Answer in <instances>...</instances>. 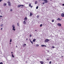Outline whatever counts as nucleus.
Here are the masks:
<instances>
[{
	"label": "nucleus",
	"instance_id": "obj_21",
	"mask_svg": "<svg viewBox=\"0 0 64 64\" xmlns=\"http://www.w3.org/2000/svg\"><path fill=\"white\" fill-rule=\"evenodd\" d=\"M3 24H2L0 25V26L1 27H2V26H3Z\"/></svg>",
	"mask_w": 64,
	"mask_h": 64
},
{
	"label": "nucleus",
	"instance_id": "obj_51",
	"mask_svg": "<svg viewBox=\"0 0 64 64\" xmlns=\"http://www.w3.org/2000/svg\"><path fill=\"white\" fill-rule=\"evenodd\" d=\"M42 1V0H41Z\"/></svg>",
	"mask_w": 64,
	"mask_h": 64
},
{
	"label": "nucleus",
	"instance_id": "obj_37",
	"mask_svg": "<svg viewBox=\"0 0 64 64\" xmlns=\"http://www.w3.org/2000/svg\"><path fill=\"white\" fill-rule=\"evenodd\" d=\"M62 5L63 6H64V4H62Z\"/></svg>",
	"mask_w": 64,
	"mask_h": 64
},
{
	"label": "nucleus",
	"instance_id": "obj_1",
	"mask_svg": "<svg viewBox=\"0 0 64 64\" xmlns=\"http://www.w3.org/2000/svg\"><path fill=\"white\" fill-rule=\"evenodd\" d=\"M12 30H14V31H15V26H14V25H13L12 26Z\"/></svg>",
	"mask_w": 64,
	"mask_h": 64
},
{
	"label": "nucleus",
	"instance_id": "obj_35",
	"mask_svg": "<svg viewBox=\"0 0 64 64\" xmlns=\"http://www.w3.org/2000/svg\"><path fill=\"white\" fill-rule=\"evenodd\" d=\"M0 17H2V16H0Z\"/></svg>",
	"mask_w": 64,
	"mask_h": 64
},
{
	"label": "nucleus",
	"instance_id": "obj_44",
	"mask_svg": "<svg viewBox=\"0 0 64 64\" xmlns=\"http://www.w3.org/2000/svg\"><path fill=\"white\" fill-rule=\"evenodd\" d=\"M26 40H28V39H26Z\"/></svg>",
	"mask_w": 64,
	"mask_h": 64
},
{
	"label": "nucleus",
	"instance_id": "obj_45",
	"mask_svg": "<svg viewBox=\"0 0 64 64\" xmlns=\"http://www.w3.org/2000/svg\"><path fill=\"white\" fill-rule=\"evenodd\" d=\"M16 47L17 48V46H16Z\"/></svg>",
	"mask_w": 64,
	"mask_h": 64
},
{
	"label": "nucleus",
	"instance_id": "obj_27",
	"mask_svg": "<svg viewBox=\"0 0 64 64\" xmlns=\"http://www.w3.org/2000/svg\"><path fill=\"white\" fill-rule=\"evenodd\" d=\"M3 64V62H0V64Z\"/></svg>",
	"mask_w": 64,
	"mask_h": 64
},
{
	"label": "nucleus",
	"instance_id": "obj_47",
	"mask_svg": "<svg viewBox=\"0 0 64 64\" xmlns=\"http://www.w3.org/2000/svg\"><path fill=\"white\" fill-rule=\"evenodd\" d=\"M50 1H52V0H50Z\"/></svg>",
	"mask_w": 64,
	"mask_h": 64
},
{
	"label": "nucleus",
	"instance_id": "obj_5",
	"mask_svg": "<svg viewBox=\"0 0 64 64\" xmlns=\"http://www.w3.org/2000/svg\"><path fill=\"white\" fill-rule=\"evenodd\" d=\"M61 16L62 17H64V13H62L61 14Z\"/></svg>",
	"mask_w": 64,
	"mask_h": 64
},
{
	"label": "nucleus",
	"instance_id": "obj_18",
	"mask_svg": "<svg viewBox=\"0 0 64 64\" xmlns=\"http://www.w3.org/2000/svg\"><path fill=\"white\" fill-rule=\"evenodd\" d=\"M30 41L31 43L32 44H33V42L31 41V40Z\"/></svg>",
	"mask_w": 64,
	"mask_h": 64
},
{
	"label": "nucleus",
	"instance_id": "obj_32",
	"mask_svg": "<svg viewBox=\"0 0 64 64\" xmlns=\"http://www.w3.org/2000/svg\"><path fill=\"white\" fill-rule=\"evenodd\" d=\"M31 36H32V35L30 34V37H31Z\"/></svg>",
	"mask_w": 64,
	"mask_h": 64
},
{
	"label": "nucleus",
	"instance_id": "obj_38",
	"mask_svg": "<svg viewBox=\"0 0 64 64\" xmlns=\"http://www.w3.org/2000/svg\"><path fill=\"white\" fill-rule=\"evenodd\" d=\"M47 60H48V61H49V59H47Z\"/></svg>",
	"mask_w": 64,
	"mask_h": 64
},
{
	"label": "nucleus",
	"instance_id": "obj_6",
	"mask_svg": "<svg viewBox=\"0 0 64 64\" xmlns=\"http://www.w3.org/2000/svg\"><path fill=\"white\" fill-rule=\"evenodd\" d=\"M45 2H44V3H47L48 2V1L47 0H45Z\"/></svg>",
	"mask_w": 64,
	"mask_h": 64
},
{
	"label": "nucleus",
	"instance_id": "obj_23",
	"mask_svg": "<svg viewBox=\"0 0 64 64\" xmlns=\"http://www.w3.org/2000/svg\"><path fill=\"white\" fill-rule=\"evenodd\" d=\"M37 1H36L35 2V4H37Z\"/></svg>",
	"mask_w": 64,
	"mask_h": 64
},
{
	"label": "nucleus",
	"instance_id": "obj_46",
	"mask_svg": "<svg viewBox=\"0 0 64 64\" xmlns=\"http://www.w3.org/2000/svg\"><path fill=\"white\" fill-rule=\"evenodd\" d=\"M11 53H12V54L13 53V52H11Z\"/></svg>",
	"mask_w": 64,
	"mask_h": 64
},
{
	"label": "nucleus",
	"instance_id": "obj_4",
	"mask_svg": "<svg viewBox=\"0 0 64 64\" xmlns=\"http://www.w3.org/2000/svg\"><path fill=\"white\" fill-rule=\"evenodd\" d=\"M21 6H22V7H23V6H24V5H18V8H20V7H21Z\"/></svg>",
	"mask_w": 64,
	"mask_h": 64
},
{
	"label": "nucleus",
	"instance_id": "obj_7",
	"mask_svg": "<svg viewBox=\"0 0 64 64\" xmlns=\"http://www.w3.org/2000/svg\"><path fill=\"white\" fill-rule=\"evenodd\" d=\"M58 26H61V24H60V23H58Z\"/></svg>",
	"mask_w": 64,
	"mask_h": 64
},
{
	"label": "nucleus",
	"instance_id": "obj_11",
	"mask_svg": "<svg viewBox=\"0 0 64 64\" xmlns=\"http://www.w3.org/2000/svg\"><path fill=\"white\" fill-rule=\"evenodd\" d=\"M40 62L41 63V64H44L43 63H44V62L43 61H40Z\"/></svg>",
	"mask_w": 64,
	"mask_h": 64
},
{
	"label": "nucleus",
	"instance_id": "obj_43",
	"mask_svg": "<svg viewBox=\"0 0 64 64\" xmlns=\"http://www.w3.org/2000/svg\"><path fill=\"white\" fill-rule=\"evenodd\" d=\"M46 0H42L43 1H45Z\"/></svg>",
	"mask_w": 64,
	"mask_h": 64
},
{
	"label": "nucleus",
	"instance_id": "obj_12",
	"mask_svg": "<svg viewBox=\"0 0 64 64\" xmlns=\"http://www.w3.org/2000/svg\"><path fill=\"white\" fill-rule=\"evenodd\" d=\"M27 19V18L26 17L24 19V21H26Z\"/></svg>",
	"mask_w": 64,
	"mask_h": 64
},
{
	"label": "nucleus",
	"instance_id": "obj_26",
	"mask_svg": "<svg viewBox=\"0 0 64 64\" xmlns=\"http://www.w3.org/2000/svg\"><path fill=\"white\" fill-rule=\"evenodd\" d=\"M51 62H52L51 61H50V62H49V63L50 64H51Z\"/></svg>",
	"mask_w": 64,
	"mask_h": 64
},
{
	"label": "nucleus",
	"instance_id": "obj_15",
	"mask_svg": "<svg viewBox=\"0 0 64 64\" xmlns=\"http://www.w3.org/2000/svg\"><path fill=\"white\" fill-rule=\"evenodd\" d=\"M36 40V39H34V40H33V41L34 42H35V41Z\"/></svg>",
	"mask_w": 64,
	"mask_h": 64
},
{
	"label": "nucleus",
	"instance_id": "obj_49",
	"mask_svg": "<svg viewBox=\"0 0 64 64\" xmlns=\"http://www.w3.org/2000/svg\"><path fill=\"white\" fill-rule=\"evenodd\" d=\"M62 57H63V56H62Z\"/></svg>",
	"mask_w": 64,
	"mask_h": 64
},
{
	"label": "nucleus",
	"instance_id": "obj_14",
	"mask_svg": "<svg viewBox=\"0 0 64 64\" xmlns=\"http://www.w3.org/2000/svg\"><path fill=\"white\" fill-rule=\"evenodd\" d=\"M32 15H33V14L32 13V12H30V16H31Z\"/></svg>",
	"mask_w": 64,
	"mask_h": 64
},
{
	"label": "nucleus",
	"instance_id": "obj_29",
	"mask_svg": "<svg viewBox=\"0 0 64 64\" xmlns=\"http://www.w3.org/2000/svg\"><path fill=\"white\" fill-rule=\"evenodd\" d=\"M52 46L53 47L52 48H55V47H54V46Z\"/></svg>",
	"mask_w": 64,
	"mask_h": 64
},
{
	"label": "nucleus",
	"instance_id": "obj_31",
	"mask_svg": "<svg viewBox=\"0 0 64 64\" xmlns=\"http://www.w3.org/2000/svg\"><path fill=\"white\" fill-rule=\"evenodd\" d=\"M54 21V20H52V22H53Z\"/></svg>",
	"mask_w": 64,
	"mask_h": 64
},
{
	"label": "nucleus",
	"instance_id": "obj_28",
	"mask_svg": "<svg viewBox=\"0 0 64 64\" xmlns=\"http://www.w3.org/2000/svg\"><path fill=\"white\" fill-rule=\"evenodd\" d=\"M12 42V40L11 39L10 40V42Z\"/></svg>",
	"mask_w": 64,
	"mask_h": 64
},
{
	"label": "nucleus",
	"instance_id": "obj_19",
	"mask_svg": "<svg viewBox=\"0 0 64 64\" xmlns=\"http://www.w3.org/2000/svg\"><path fill=\"white\" fill-rule=\"evenodd\" d=\"M39 7L38 6H37L36 7V9H38V8Z\"/></svg>",
	"mask_w": 64,
	"mask_h": 64
},
{
	"label": "nucleus",
	"instance_id": "obj_40",
	"mask_svg": "<svg viewBox=\"0 0 64 64\" xmlns=\"http://www.w3.org/2000/svg\"><path fill=\"white\" fill-rule=\"evenodd\" d=\"M2 28H1V30H2Z\"/></svg>",
	"mask_w": 64,
	"mask_h": 64
},
{
	"label": "nucleus",
	"instance_id": "obj_22",
	"mask_svg": "<svg viewBox=\"0 0 64 64\" xmlns=\"http://www.w3.org/2000/svg\"><path fill=\"white\" fill-rule=\"evenodd\" d=\"M42 24H40V26L42 27Z\"/></svg>",
	"mask_w": 64,
	"mask_h": 64
},
{
	"label": "nucleus",
	"instance_id": "obj_2",
	"mask_svg": "<svg viewBox=\"0 0 64 64\" xmlns=\"http://www.w3.org/2000/svg\"><path fill=\"white\" fill-rule=\"evenodd\" d=\"M8 6H11V3L10 2H8Z\"/></svg>",
	"mask_w": 64,
	"mask_h": 64
},
{
	"label": "nucleus",
	"instance_id": "obj_41",
	"mask_svg": "<svg viewBox=\"0 0 64 64\" xmlns=\"http://www.w3.org/2000/svg\"><path fill=\"white\" fill-rule=\"evenodd\" d=\"M44 46H45V47H46V46L45 45H44Z\"/></svg>",
	"mask_w": 64,
	"mask_h": 64
},
{
	"label": "nucleus",
	"instance_id": "obj_3",
	"mask_svg": "<svg viewBox=\"0 0 64 64\" xmlns=\"http://www.w3.org/2000/svg\"><path fill=\"white\" fill-rule=\"evenodd\" d=\"M49 41V40L48 39H46V40H45V42H48V41Z\"/></svg>",
	"mask_w": 64,
	"mask_h": 64
},
{
	"label": "nucleus",
	"instance_id": "obj_50",
	"mask_svg": "<svg viewBox=\"0 0 64 64\" xmlns=\"http://www.w3.org/2000/svg\"><path fill=\"white\" fill-rule=\"evenodd\" d=\"M8 0V1H9V0Z\"/></svg>",
	"mask_w": 64,
	"mask_h": 64
},
{
	"label": "nucleus",
	"instance_id": "obj_48",
	"mask_svg": "<svg viewBox=\"0 0 64 64\" xmlns=\"http://www.w3.org/2000/svg\"><path fill=\"white\" fill-rule=\"evenodd\" d=\"M10 44H11V43H10Z\"/></svg>",
	"mask_w": 64,
	"mask_h": 64
},
{
	"label": "nucleus",
	"instance_id": "obj_42",
	"mask_svg": "<svg viewBox=\"0 0 64 64\" xmlns=\"http://www.w3.org/2000/svg\"><path fill=\"white\" fill-rule=\"evenodd\" d=\"M37 30H35V31H36Z\"/></svg>",
	"mask_w": 64,
	"mask_h": 64
},
{
	"label": "nucleus",
	"instance_id": "obj_16",
	"mask_svg": "<svg viewBox=\"0 0 64 64\" xmlns=\"http://www.w3.org/2000/svg\"><path fill=\"white\" fill-rule=\"evenodd\" d=\"M12 57H13L14 58V55L13 54H12Z\"/></svg>",
	"mask_w": 64,
	"mask_h": 64
},
{
	"label": "nucleus",
	"instance_id": "obj_33",
	"mask_svg": "<svg viewBox=\"0 0 64 64\" xmlns=\"http://www.w3.org/2000/svg\"><path fill=\"white\" fill-rule=\"evenodd\" d=\"M36 46H39V45H38V44H36Z\"/></svg>",
	"mask_w": 64,
	"mask_h": 64
},
{
	"label": "nucleus",
	"instance_id": "obj_8",
	"mask_svg": "<svg viewBox=\"0 0 64 64\" xmlns=\"http://www.w3.org/2000/svg\"><path fill=\"white\" fill-rule=\"evenodd\" d=\"M57 20H58V21H61V19H60V18H58V19H57Z\"/></svg>",
	"mask_w": 64,
	"mask_h": 64
},
{
	"label": "nucleus",
	"instance_id": "obj_36",
	"mask_svg": "<svg viewBox=\"0 0 64 64\" xmlns=\"http://www.w3.org/2000/svg\"><path fill=\"white\" fill-rule=\"evenodd\" d=\"M2 1V0H0V2H1V1Z\"/></svg>",
	"mask_w": 64,
	"mask_h": 64
},
{
	"label": "nucleus",
	"instance_id": "obj_34",
	"mask_svg": "<svg viewBox=\"0 0 64 64\" xmlns=\"http://www.w3.org/2000/svg\"><path fill=\"white\" fill-rule=\"evenodd\" d=\"M45 4V2L42 3V4Z\"/></svg>",
	"mask_w": 64,
	"mask_h": 64
},
{
	"label": "nucleus",
	"instance_id": "obj_20",
	"mask_svg": "<svg viewBox=\"0 0 64 64\" xmlns=\"http://www.w3.org/2000/svg\"><path fill=\"white\" fill-rule=\"evenodd\" d=\"M17 26H19V23H17Z\"/></svg>",
	"mask_w": 64,
	"mask_h": 64
},
{
	"label": "nucleus",
	"instance_id": "obj_9",
	"mask_svg": "<svg viewBox=\"0 0 64 64\" xmlns=\"http://www.w3.org/2000/svg\"><path fill=\"white\" fill-rule=\"evenodd\" d=\"M26 45V44H24L23 45V47H25V46Z\"/></svg>",
	"mask_w": 64,
	"mask_h": 64
},
{
	"label": "nucleus",
	"instance_id": "obj_24",
	"mask_svg": "<svg viewBox=\"0 0 64 64\" xmlns=\"http://www.w3.org/2000/svg\"><path fill=\"white\" fill-rule=\"evenodd\" d=\"M37 18H39V16L38 15L37 16Z\"/></svg>",
	"mask_w": 64,
	"mask_h": 64
},
{
	"label": "nucleus",
	"instance_id": "obj_10",
	"mask_svg": "<svg viewBox=\"0 0 64 64\" xmlns=\"http://www.w3.org/2000/svg\"><path fill=\"white\" fill-rule=\"evenodd\" d=\"M23 23H24V25L26 24V22H25V21H24L23 22Z\"/></svg>",
	"mask_w": 64,
	"mask_h": 64
},
{
	"label": "nucleus",
	"instance_id": "obj_17",
	"mask_svg": "<svg viewBox=\"0 0 64 64\" xmlns=\"http://www.w3.org/2000/svg\"><path fill=\"white\" fill-rule=\"evenodd\" d=\"M31 3H30L29 4V7H31Z\"/></svg>",
	"mask_w": 64,
	"mask_h": 64
},
{
	"label": "nucleus",
	"instance_id": "obj_13",
	"mask_svg": "<svg viewBox=\"0 0 64 64\" xmlns=\"http://www.w3.org/2000/svg\"><path fill=\"white\" fill-rule=\"evenodd\" d=\"M7 5V4L6 3H4V6H6Z\"/></svg>",
	"mask_w": 64,
	"mask_h": 64
},
{
	"label": "nucleus",
	"instance_id": "obj_25",
	"mask_svg": "<svg viewBox=\"0 0 64 64\" xmlns=\"http://www.w3.org/2000/svg\"><path fill=\"white\" fill-rule=\"evenodd\" d=\"M44 46V45H41V46H42V47H43Z\"/></svg>",
	"mask_w": 64,
	"mask_h": 64
},
{
	"label": "nucleus",
	"instance_id": "obj_30",
	"mask_svg": "<svg viewBox=\"0 0 64 64\" xmlns=\"http://www.w3.org/2000/svg\"><path fill=\"white\" fill-rule=\"evenodd\" d=\"M10 11H12V9H10Z\"/></svg>",
	"mask_w": 64,
	"mask_h": 64
},
{
	"label": "nucleus",
	"instance_id": "obj_39",
	"mask_svg": "<svg viewBox=\"0 0 64 64\" xmlns=\"http://www.w3.org/2000/svg\"><path fill=\"white\" fill-rule=\"evenodd\" d=\"M31 8H32V6H31Z\"/></svg>",
	"mask_w": 64,
	"mask_h": 64
}]
</instances>
